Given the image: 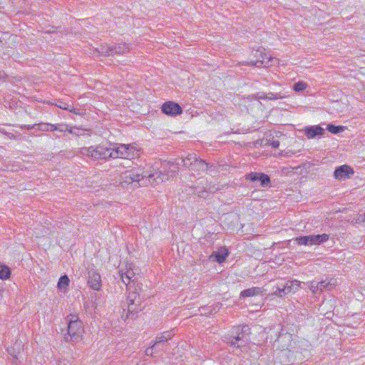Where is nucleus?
I'll return each instance as SVG.
<instances>
[{
  "mask_svg": "<svg viewBox=\"0 0 365 365\" xmlns=\"http://www.w3.org/2000/svg\"><path fill=\"white\" fill-rule=\"evenodd\" d=\"M83 130H81L77 127H73V128H69L68 133L76 135L77 136H79L83 134Z\"/></svg>",
  "mask_w": 365,
  "mask_h": 365,
  "instance_id": "obj_35",
  "label": "nucleus"
},
{
  "mask_svg": "<svg viewBox=\"0 0 365 365\" xmlns=\"http://www.w3.org/2000/svg\"><path fill=\"white\" fill-rule=\"evenodd\" d=\"M141 304V298L139 294L135 292H131L128 294L127 297V306L130 304H134L135 306L140 305Z\"/></svg>",
  "mask_w": 365,
  "mask_h": 365,
  "instance_id": "obj_17",
  "label": "nucleus"
},
{
  "mask_svg": "<svg viewBox=\"0 0 365 365\" xmlns=\"http://www.w3.org/2000/svg\"><path fill=\"white\" fill-rule=\"evenodd\" d=\"M131 266V264L129 265H126L125 269L121 268L119 270V275L120 277V279L125 285H128L132 281V279L135 276V272L133 270Z\"/></svg>",
  "mask_w": 365,
  "mask_h": 365,
  "instance_id": "obj_12",
  "label": "nucleus"
},
{
  "mask_svg": "<svg viewBox=\"0 0 365 365\" xmlns=\"http://www.w3.org/2000/svg\"><path fill=\"white\" fill-rule=\"evenodd\" d=\"M35 126H37L38 130L42 131H48V123H41L32 126L29 125L27 127L28 129L34 128Z\"/></svg>",
  "mask_w": 365,
  "mask_h": 365,
  "instance_id": "obj_29",
  "label": "nucleus"
},
{
  "mask_svg": "<svg viewBox=\"0 0 365 365\" xmlns=\"http://www.w3.org/2000/svg\"><path fill=\"white\" fill-rule=\"evenodd\" d=\"M291 339H292V335L286 333L284 334L279 335L278 339L275 341V343L277 344L278 345H279L281 341H286V342L290 343Z\"/></svg>",
  "mask_w": 365,
  "mask_h": 365,
  "instance_id": "obj_28",
  "label": "nucleus"
},
{
  "mask_svg": "<svg viewBox=\"0 0 365 365\" xmlns=\"http://www.w3.org/2000/svg\"><path fill=\"white\" fill-rule=\"evenodd\" d=\"M88 284L93 290H99L101 287V277L95 270H90L88 273Z\"/></svg>",
  "mask_w": 365,
  "mask_h": 365,
  "instance_id": "obj_10",
  "label": "nucleus"
},
{
  "mask_svg": "<svg viewBox=\"0 0 365 365\" xmlns=\"http://www.w3.org/2000/svg\"><path fill=\"white\" fill-rule=\"evenodd\" d=\"M229 255V252L226 249H224V250H220V252H213L211 256V257H215V260L218 263H222L225 261L227 257Z\"/></svg>",
  "mask_w": 365,
  "mask_h": 365,
  "instance_id": "obj_19",
  "label": "nucleus"
},
{
  "mask_svg": "<svg viewBox=\"0 0 365 365\" xmlns=\"http://www.w3.org/2000/svg\"><path fill=\"white\" fill-rule=\"evenodd\" d=\"M140 150L135 144H116L113 145L114 158L135 159L140 156Z\"/></svg>",
  "mask_w": 365,
  "mask_h": 365,
  "instance_id": "obj_4",
  "label": "nucleus"
},
{
  "mask_svg": "<svg viewBox=\"0 0 365 365\" xmlns=\"http://www.w3.org/2000/svg\"><path fill=\"white\" fill-rule=\"evenodd\" d=\"M294 240L299 245H307L310 246L309 242V235L307 236H300L295 237Z\"/></svg>",
  "mask_w": 365,
  "mask_h": 365,
  "instance_id": "obj_23",
  "label": "nucleus"
},
{
  "mask_svg": "<svg viewBox=\"0 0 365 365\" xmlns=\"http://www.w3.org/2000/svg\"><path fill=\"white\" fill-rule=\"evenodd\" d=\"M245 328H247V327L243 326L242 327H237L235 328L233 333H235L236 336H233V339L230 341L232 346L237 348L245 346L248 341V336L245 334Z\"/></svg>",
  "mask_w": 365,
  "mask_h": 365,
  "instance_id": "obj_6",
  "label": "nucleus"
},
{
  "mask_svg": "<svg viewBox=\"0 0 365 365\" xmlns=\"http://www.w3.org/2000/svg\"><path fill=\"white\" fill-rule=\"evenodd\" d=\"M68 329L65 339L68 341L76 342L81 339L83 332V323L76 315L70 314L67 317Z\"/></svg>",
  "mask_w": 365,
  "mask_h": 365,
  "instance_id": "obj_3",
  "label": "nucleus"
},
{
  "mask_svg": "<svg viewBox=\"0 0 365 365\" xmlns=\"http://www.w3.org/2000/svg\"><path fill=\"white\" fill-rule=\"evenodd\" d=\"M171 172L173 173L170 176H173L176 172H177V168L174 167V169L171 170Z\"/></svg>",
  "mask_w": 365,
  "mask_h": 365,
  "instance_id": "obj_43",
  "label": "nucleus"
},
{
  "mask_svg": "<svg viewBox=\"0 0 365 365\" xmlns=\"http://www.w3.org/2000/svg\"><path fill=\"white\" fill-rule=\"evenodd\" d=\"M327 129L331 133L337 134L344 131V127L341 125L336 126L333 124H328Z\"/></svg>",
  "mask_w": 365,
  "mask_h": 365,
  "instance_id": "obj_24",
  "label": "nucleus"
},
{
  "mask_svg": "<svg viewBox=\"0 0 365 365\" xmlns=\"http://www.w3.org/2000/svg\"><path fill=\"white\" fill-rule=\"evenodd\" d=\"M155 347H153V346L150 348H148L145 351V354L147 355H152L153 354V349Z\"/></svg>",
  "mask_w": 365,
  "mask_h": 365,
  "instance_id": "obj_42",
  "label": "nucleus"
},
{
  "mask_svg": "<svg viewBox=\"0 0 365 365\" xmlns=\"http://www.w3.org/2000/svg\"><path fill=\"white\" fill-rule=\"evenodd\" d=\"M354 174V170L347 165L338 167L334 172V176L337 180L349 178Z\"/></svg>",
  "mask_w": 365,
  "mask_h": 365,
  "instance_id": "obj_11",
  "label": "nucleus"
},
{
  "mask_svg": "<svg viewBox=\"0 0 365 365\" xmlns=\"http://www.w3.org/2000/svg\"><path fill=\"white\" fill-rule=\"evenodd\" d=\"M319 284V293L327 289H331L336 286V282L333 279H326L318 282Z\"/></svg>",
  "mask_w": 365,
  "mask_h": 365,
  "instance_id": "obj_16",
  "label": "nucleus"
},
{
  "mask_svg": "<svg viewBox=\"0 0 365 365\" xmlns=\"http://www.w3.org/2000/svg\"><path fill=\"white\" fill-rule=\"evenodd\" d=\"M265 51L264 48H259L257 50H253L252 51V56H254L255 58H256L257 60L260 59V58L263 53V51Z\"/></svg>",
  "mask_w": 365,
  "mask_h": 365,
  "instance_id": "obj_34",
  "label": "nucleus"
},
{
  "mask_svg": "<svg viewBox=\"0 0 365 365\" xmlns=\"http://www.w3.org/2000/svg\"><path fill=\"white\" fill-rule=\"evenodd\" d=\"M307 88V83L304 81H299L294 84L293 89L297 92L302 91Z\"/></svg>",
  "mask_w": 365,
  "mask_h": 365,
  "instance_id": "obj_27",
  "label": "nucleus"
},
{
  "mask_svg": "<svg viewBox=\"0 0 365 365\" xmlns=\"http://www.w3.org/2000/svg\"><path fill=\"white\" fill-rule=\"evenodd\" d=\"M162 112L168 115L175 116L182 113L180 106L173 101H167L162 105Z\"/></svg>",
  "mask_w": 365,
  "mask_h": 365,
  "instance_id": "obj_8",
  "label": "nucleus"
},
{
  "mask_svg": "<svg viewBox=\"0 0 365 365\" xmlns=\"http://www.w3.org/2000/svg\"><path fill=\"white\" fill-rule=\"evenodd\" d=\"M262 292L260 287H252L247 289L243 290L240 293V296L242 297H250L258 295Z\"/></svg>",
  "mask_w": 365,
  "mask_h": 365,
  "instance_id": "obj_18",
  "label": "nucleus"
},
{
  "mask_svg": "<svg viewBox=\"0 0 365 365\" xmlns=\"http://www.w3.org/2000/svg\"><path fill=\"white\" fill-rule=\"evenodd\" d=\"M6 78V74L4 73L0 72V78Z\"/></svg>",
  "mask_w": 365,
  "mask_h": 365,
  "instance_id": "obj_44",
  "label": "nucleus"
},
{
  "mask_svg": "<svg viewBox=\"0 0 365 365\" xmlns=\"http://www.w3.org/2000/svg\"><path fill=\"white\" fill-rule=\"evenodd\" d=\"M282 287L284 289V294H285V295L289 294V293H290V292H293V287H292L289 285L288 282L285 284H282Z\"/></svg>",
  "mask_w": 365,
  "mask_h": 365,
  "instance_id": "obj_37",
  "label": "nucleus"
},
{
  "mask_svg": "<svg viewBox=\"0 0 365 365\" xmlns=\"http://www.w3.org/2000/svg\"><path fill=\"white\" fill-rule=\"evenodd\" d=\"M174 336V334L172 331H166L163 333H161L160 335L156 336V341L153 344V347H156L158 346L160 343L167 341L172 339V337Z\"/></svg>",
  "mask_w": 365,
  "mask_h": 365,
  "instance_id": "obj_15",
  "label": "nucleus"
},
{
  "mask_svg": "<svg viewBox=\"0 0 365 365\" xmlns=\"http://www.w3.org/2000/svg\"><path fill=\"white\" fill-rule=\"evenodd\" d=\"M70 283L69 278L67 275L61 276L58 282V288L60 289H66Z\"/></svg>",
  "mask_w": 365,
  "mask_h": 365,
  "instance_id": "obj_20",
  "label": "nucleus"
},
{
  "mask_svg": "<svg viewBox=\"0 0 365 365\" xmlns=\"http://www.w3.org/2000/svg\"><path fill=\"white\" fill-rule=\"evenodd\" d=\"M271 145H272V148H277L279 146V142L278 140H274L271 143Z\"/></svg>",
  "mask_w": 365,
  "mask_h": 365,
  "instance_id": "obj_41",
  "label": "nucleus"
},
{
  "mask_svg": "<svg viewBox=\"0 0 365 365\" xmlns=\"http://www.w3.org/2000/svg\"><path fill=\"white\" fill-rule=\"evenodd\" d=\"M272 294L279 297L285 296L284 289L283 288L282 285H278L277 287V289Z\"/></svg>",
  "mask_w": 365,
  "mask_h": 365,
  "instance_id": "obj_32",
  "label": "nucleus"
},
{
  "mask_svg": "<svg viewBox=\"0 0 365 365\" xmlns=\"http://www.w3.org/2000/svg\"><path fill=\"white\" fill-rule=\"evenodd\" d=\"M309 288L312 291V292L314 294H320L319 293V284L318 282L312 281L309 282Z\"/></svg>",
  "mask_w": 365,
  "mask_h": 365,
  "instance_id": "obj_26",
  "label": "nucleus"
},
{
  "mask_svg": "<svg viewBox=\"0 0 365 365\" xmlns=\"http://www.w3.org/2000/svg\"><path fill=\"white\" fill-rule=\"evenodd\" d=\"M278 61V59L272 58L271 56L268 55L267 53H265V51H263V53L260 58V59H258L255 61H250L249 63L250 65L255 66L257 67L264 66V67H268L274 65Z\"/></svg>",
  "mask_w": 365,
  "mask_h": 365,
  "instance_id": "obj_9",
  "label": "nucleus"
},
{
  "mask_svg": "<svg viewBox=\"0 0 365 365\" xmlns=\"http://www.w3.org/2000/svg\"><path fill=\"white\" fill-rule=\"evenodd\" d=\"M11 272L9 267L6 265H0V279H6L10 277Z\"/></svg>",
  "mask_w": 365,
  "mask_h": 365,
  "instance_id": "obj_22",
  "label": "nucleus"
},
{
  "mask_svg": "<svg viewBox=\"0 0 365 365\" xmlns=\"http://www.w3.org/2000/svg\"><path fill=\"white\" fill-rule=\"evenodd\" d=\"M128 46L125 44L115 45L112 46H103L96 48V51L101 56H113L114 54L124 53L128 51Z\"/></svg>",
  "mask_w": 365,
  "mask_h": 365,
  "instance_id": "obj_7",
  "label": "nucleus"
},
{
  "mask_svg": "<svg viewBox=\"0 0 365 365\" xmlns=\"http://www.w3.org/2000/svg\"><path fill=\"white\" fill-rule=\"evenodd\" d=\"M289 348V345L287 344V345H284V346H282V349L284 350V349H288Z\"/></svg>",
  "mask_w": 365,
  "mask_h": 365,
  "instance_id": "obj_45",
  "label": "nucleus"
},
{
  "mask_svg": "<svg viewBox=\"0 0 365 365\" xmlns=\"http://www.w3.org/2000/svg\"><path fill=\"white\" fill-rule=\"evenodd\" d=\"M304 133L310 139L323 135L325 133V130L320 125L308 126L304 128Z\"/></svg>",
  "mask_w": 365,
  "mask_h": 365,
  "instance_id": "obj_13",
  "label": "nucleus"
},
{
  "mask_svg": "<svg viewBox=\"0 0 365 365\" xmlns=\"http://www.w3.org/2000/svg\"><path fill=\"white\" fill-rule=\"evenodd\" d=\"M120 180L121 183L128 185L136 182L141 186L142 185H145L147 181L153 185L168 180V175L163 170L152 173L140 168H134L123 173L120 175Z\"/></svg>",
  "mask_w": 365,
  "mask_h": 365,
  "instance_id": "obj_1",
  "label": "nucleus"
},
{
  "mask_svg": "<svg viewBox=\"0 0 365 365\" xmlns=\"http://www.w3.org/2000/svg\"><path fill=\"white\" fill-rule=\"evenodd\" d=\"M182 165L190 170L200 174L212 167L202 159H198L195 154H190L185 158L181 160Z\"/></svg>",
  "mask_w": 365,
  "mask_h": 365,
  "instance_id": "obj_5",
  "label": "nucleus"
},
{
  "mask_svg": "<svg viewBox=\"0 0 365 365\" xmlns=\"http://www.w3.org/2000/svg\"><path fill=\"white\" fill-rule=\"evenodd\" d=\"M56 106L59 108H61V109H63V110H68L70 112H72L73 110V107L71 106H68V104H66V103H63L62 101H58L56 103Z\"/></svg>",
  "mask_w": 365,
  "mask_h": 365,
  "instance_id": "obj_31",
  "label": "nucleus"
},
{
  "mask_svg": "<svg viewBox=\"0 0 365 365\" xmlns=\"http://www.w3.org/2000/svg\"><path fill=\"white\" fill-rule=\"evenodd\" d=\"M80 154L83 156L90 158L93 160H106L109 158H114L113 145L107 147L103 145L81 148Z\"/></svg>",
  "mask_w": 365,
  "mask_h": 365,
  "instance_id": "obj_2",
  "label": "nucleus"
},
{
  "mask_svg": "<svg viewBox=\"0 0 365 365\" xmlns=\"http://www.w3.org/2000/svg\"><path fill=\"white\" fill-rule=\"evenodd\" d=\"M309 237L310 246L319 245L324 242H326L329 239V235L325 233L322 235H310Z\"/></svg>",
  "mask_w": 365,
  "mask_h": 365,
  "instance_id": "obj_14",
  "label": "nucleus"
},
{
  "mask_svg": "<svg viewBox=\"0 0 365 365\" xmlns=\"http://www.w3.org/2000/svg\"><path fill=\"white\" fill-rule=\"evenodd\" d=\"M281 98H282V96H280V94L274 93H269L266 97V98L269 99V100L279 99Z\"/></svg>",
  "mask_w": 365,
  "mask_h": 365,
  "instance_id": "obj_38",
  "label": "nucleus"
},
{
  "mask_svg": "<svg viewBox=\"0 0 365 365\" xmlns=\"http://www.w3.org/2000/svg\"><path fill=\"white\" fill-rule=\"evenodd\" d=\"M70 127L66 124H57V131L66 132L69 130Z\"/></svg>",
  "mask_w": 365,
  "mask_h": 365,
  "instance_id": "obj_36",
  "label": "nucleus"
},
{
  "mask_svg": "<svg viewBox=\"0 0 365 365\" xmlns=\"http://www.w3.org/2000/svg\"><path fill=\"white\" fill-rule=\"evenodd\" d=\"M57 130V124L48 123V131Z\"/></svg>",
  "mask_w": 365,
  "mask_h": 365,
  "instance_id": "obj_40",
  "label": "nucleus"
},
{
  "mask_svg": "<svg viewBox=\"0 0 365 365\" xmlns=\"http://www.w3.org/2000/svg\"><path fill=\"white\" fill-rule=\"evenodd\" d=\"M262 175V173H250V174L246 175V179L250 180L251 181H258L259 175Z\"/></svg>",
  "mask_w": 365,
  "mask_h": 365,
  "instance_id": "obj_30",
  "label": "nucleus"
},
{
  "mask_svg": "<svg viewBox=\"0 0 365 365\" xmlns=\"http://www.w3.org/2000/svg\"><path fill=\"white\" fill-rule=\"evenodd\" d=\"M289 285L293 287V292H296L299 290L301 282L297 279L292 281H288Z\"/></svg>",
  "mask_w": 365,
  "mask_h": 365,
  "instance_id": "obj_33",
  "label": "nucleus"
},
{
  "mask_svg": "<svg viewBox=\"0 0 365 365\" xmlns=\"http://www.w3.org/2000/svg\"><path fill=\"white\" fill-rule=\"evenodd\" d=\"M258 181L260 182V185L262 187H267L270 183V178L267 175L262 173V175H259Z\"/></svg>",
  "mask_w": 365,
  "mask_h": 365,
  "instance_id": "obj_25",
  "label": "nucleus"
},
{
  "mask_svg": "<svg viewBox=\"0 0 365 365\" xmlns=\"http://www.w3.org/2000/svg\"><path fill=\"white\" fill-rule=\"evenodd\" d=\"M355 221L356 223H361L365 222V212L362 214H359L355 218Z\"/></svg>",
  "mask_w": 365,
  "mask_h": 365,
  "instance_id": "obj_39",
  "label": "nucleus"
},
{
  "mask_svg": "<svg viewBox=\"0 0 365 365\" xmlns=\"http://www.w3.org/2000/svg\"><path fill=\"white\" fill-rule=\"evenodd\" d=\"M140 305H134V304H130V305H128L127 306V309H128V314L126 315V318H128L129 316H130V317L133 319L134 318V316L135 314L140 310Z\"/></svg>",
  "mask_w": 365,
  "mask_h": 365,
  "instance_id": "obj_21",
  "label": "nucleus"
}]
</instances>
